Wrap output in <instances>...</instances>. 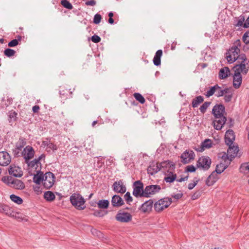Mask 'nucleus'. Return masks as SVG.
<instances>
[{"label":"nucleus","mask_w":249,"mask_h":249,"mask_svg":"<svg viewBox=\"0 0 249 249\" xmlns=\"http://www.w3.org/2000/svg\"><path fill=\"white\" fill-rule=\"evenodd\" d=\"M104 214H105V213L101 210L96 211H95V212L94 213V215H95L96 216H99V217L103 216L104 215Z\"/></svg>","instance_id":"nucleus-61"},{"label":"nucleus","mask_w":249,"mask_h":249,"mask_svg":"<svg viewBox=\"0 0 249 249\" xmlns=\"http://www.w3.org/2000/svg\"><path fill=\"white\" fill-rule=\"evenodd\" d=\"M245 21V17L243 16H240L238 19H237V22L235 24V26L237 27H244V22Z\"/></svg>","instance_id":"nucleus-47"},{"label":"nucleus","mask_w":249,"mask_h":249,"mask_svg":"<svg viewBox=\"0 0 249 249\" xmlns=\"http://www.w3.org/2000/svg\"><path fill=\"white\" fill-rule=\"evenodd\" d=\"M217 174H218L215 171L213 172L208 177L206 181V184L209 186L213 185L218 178Z\"/></svg>","instance_id":"nucleus-24"},{"label":"nucleus","mask_w":249,"mask_h":249,"mask_svg":"<svg viewBox=\"0 0 249 249\" xmlns=\"http://www.w3.org/2000/svg\"><path fill=\"white\" fill-rule=\"evenodd\" d=\"M235 135L233 131L231 129L227 130L225 135V142L228 146L232 145L235 140Z\"/></svg>","instance_id":"nucleus-16"},{"label":"nucleus","mask_w":249,"mask_h":249,"mask_svg":"<svg viewBox=\"0 0 249 249\" xmlns=\"http://www.w3.org/2000/svg\"><path fill=\"white\" fill-rule=\"evenodd\" d=\"M115 219L120 222L128 223L132 220V216L129 213L120 210L116 214Z\"/></svg>","instance_id":"nucleus-8"},{"label":"nucleus","mask_w":249,"mask_h":249,"mask_svg":"<svg viewBox=\"0 0 249 249\" xmlns=\"http://www.w3.org/2000/svg\"><path fill=\"white\" fill-rule=\"evenodd\" d=\"M44 174L42 172L37 171V174L35 175L33 177V181L37 185H40L41 182H43Z\"/></svg>","instance_id":"nucleus-30"},{"label":"nucleus","mask_w":249,"mask_h":249,"mask_svg":"<svg viewBox=\"0 0 249 249\" xmlns=\"http://www.w3.org/2000/svg\"><path fill=\"white\" fill-rule=\"evenodd\" d=\"M227 167V165H225L224 163H220L216 165V169L214 171L218 174H221L226 169Z\"/></svg>","instance_id":"nucleus-39"},{"label":"nucleus","mask_w":249,"mask_h":249,"mask_svg":"<svg viewBox=\"0 0 249 249\" xmlns=\"http://www.w3.org/2000/svg\"><path fill=\"white\" fill-rule=\"evenodd\" d=\"M222 155L221 156H219V157H220L225 161L226 160H229L231 161L230 160V157L229 156V155H228V153L227 152V153H223L220 154V155Z\"/></svg>","instance_id":"nucleus-58"},{"label":"nucleus","mask_w":249,"mask_h":249,"mask_svg":"<svg viewBox=\"0 0 249 249\" xmlns=\"http://www.w3.org/2000/svg\"><path fill=\"white\" fill-rule=\"evenodd\" d=\"M210 102H205L199 108L200 112L204 114L211 104Z\"/></svg>","instance_id":"nucleus-45"},{"label":"nucleus","mask_w":249,"mask_h":249,"mask_svg":"<svg viewBox=\"0 0 249 249\" xmlns=\"http://www.w3.org/2000/svg\"><path fill=\"white\" fill-rule=\"evenodd\" d=\"M161 187L158 185H150L145 187L144 189V195L145 197H149L151 195L159 192Z\"/></svg>","instance_id":"nucleus-9"},{"label":"nucleus","mask_w":249,"mask_h":249,"mask_svg":"<svg viewBox=\"0 0 249 249\" xmlns=\"http://www.w3.org/2000/svg\"><path fill=\"white\" fill-rule=\"evenodd\" d=\"M45 156L44 154L41 155L37 159H35L31 161H29L28 160V166L30 168H35L36 169H37L39 166H40L41 163L40 162V160L42 159H45Z\"/></svg>","instance_id":"nucleus-23"},{"label":"nucleus","mask_w":249,"mask_h":249,"mask_svg":"<svg viewBox=\"0 0 249 249\" xmlns=\"http://www.w3.org/2000/svg\"><path fill=\"white\" fill-rule=\"evenodd\" d=\"M177 178V175L176 174H173L171 172L167 176L165 177L164 180L168 183H172L174 182Z\"/></svg>","instance_id":"nucleus-33"},{"label":"nucleus","mask_w":249,"mask_h":249,"mask_svg":"<svg viewBox=\"0 0 249 249\" xmlns=\"http://www.w3.org/2000/svg\"><path fill=\"white\" fill-rule=\"evenodd\" d=\"M11 157L6 151L0 152V165L6 166L11 162Z\"/></svg>","instance_id":"nucleus-15"},{"label":"nucleus","mask_w":249,"mask_h":249,"mask_svg":"<svg viewBox=\"0 0 249 249\" xmlns=\"http://www.w3.org/2000/svg\"><path fill=\"white\" fill-rule=\"evenodd\" d=\"M70 201L72 205L78 210H83L86 208V201L80 194H72L70 197Z\"/></svg>","instance_id":"nucleus-3"},{"label":"nucleus","mask_w":249,"mask_h":249,"mask_svg":"<svg viewBox=\"0 0 249 249\" xmlns=\"http://www.w3.org/2000/svg\"><path fill=\"white\" fill-rule=\"evenodd\" d=\"M112 188L115 192L122 194H124L126 190V187L124 185L122 180L115 181L112 185Z\"/></svg>","instance_id":"nucleus-13"},{"label":"nucleus","mask_w":249,"mask_h":249,"mask_svg":"<svg viewBox=\"0 0 249 249\" xmlns=\"http://www.w3.org/2000/svg\"><path fill=\"white\" fill-rule=\"evenodd\" d=\"M230 74V71L228 67H225L221 69L219 72V77L221 79L226 78Z\"/></svg>","instance_id":"nucleus-29"},{"label":"nucleus","mask_w":249,"mask_h":249,"mask_svg":"<svg viewBox=\"0 0 249 249\" xmlns=\"http://www.w3.org/2000/svg\"><path fill=\"white\" fill-rule=\"evenodd\" d=\"M18 40L15 39H13V40H11V41H10L8 43V45L10 47H15L17 45H18Z\"/></svg>","instance_id":"nucleus-57"},{"label":"nucleus","mask_w":249,"mask_h":249,"mask_svg":"<svg viewBox=\"0 0 249 249\" xmlns=\"http://www.w3.org/2000/svg\"><path fill=\"white\" fill-rule=\"evenodd\" d=\"M91 41L94 43H98L101 41V38L97 35H94L91 36Z\"/></svg>","instance_id":"nucleus-55"},{"label":"nucleus","mask_w":249,"mask_h":249,"mask_svg":"<svg viewBox=\"0 0 249 249\" xmlns=\"http://www.w3.org/2000/svg\"><path fill=\"white\" fill-rule=\"evenodd\" d=\"M15 53H16L15 51H14L13 49H9V48L6 49L4 51V55L9 57L14 55Z\"/></svg>","instance_id":"nucleus-46"},{"label":"nucleus","mask_w":249,"mask_h":249,"mask_svg":"<svg viewBox=\"0 0 249 249\" xmlns=\"http://www.w3.org/2000/svg\"><path fill=\"white\" fill-rule=\"evenodd\" d=\"M43 196L44 199L48 202H52L55 198V196L54 193L50 191L45 192Z\"/></svg>","instance_id":"nucleus-31"},{"label":"nucleus","mask_w":249,"mask_h":249,"mask_svg":"<svg viewBox=\"0 0 249 249\" xmlns=\"http://www.w3.org/2000/svg\"><path fill=\"white\" fill-rule=\"evenodd\" d=\"M48 149H50L53 150H56L57 149V146L52 142H50L48 146L47 147Z\"/></svg>","instance_id":"nucleus-63"},{"label":"nucleus","mask_w":249,"mask_h":249,"mask_svg":"<svg viewBox=\"0 0 249 249\" xmlns=\"http://www.w3.org/2000/svg\"><path fill=\"white\" fill-rule=\"evenodd\" d=\"M124 199L128 204H130V203L133 201V198L129 192H126L124 195Z\"/></svg>","instance_id":"nucleus-48"},{"label":"nucleus","mask_w":249,"mask_h":249,"mask_svg":"<svg viewBox=\"0 0 249 249\" xmlns=\"http://www.w3.org/2000/svg\"><path fill=\"white\" fill-rule=\"evenodd\" d=\"M202 146L205 148H210L212 146L211 140L210 139L205 140L202 143Z\"/></svg>","instance_id":"nucleus-51"},{"label":"nucleus","mask_w":249,"mask_h":249,"mask_svg":"<svg viewBox=\"0 0 249 249\" xmlns=\"http://www.w3.org/2000/svg\"><path fill=\"white\" fill-rule=\"evenodd\" d=\"M196 170V168L193 165H188L185 168V171L187 172H194Z\"/></svg>","instance_id":"nucleus-54"},{"label":"nucleus","mask_w":249,"mask_h":249,"mask_svg":"<svg viewBox=\"0 0 249 249\" xmlns=\"http://www.w3.org/2000/svg\"><path fill=\"white\" fill-rule=\"evenodd\" d=\"M239 63L235 65L233 69L235 72H241L246 74L249 70V60L247 58L245 54H241L240 60H238Z\"/></svg>","instance_id":"nucleus-2"},{"label":"nucleus","mask_w":249,"mask_h":249,"mask_svg":"<svg viewBox=\"0 0 249 249\" xmlns=\"http://www.w3.org/2000/svg\"><path fill=\"white\" fill-rule=\"evenodd\" d=\"M242 77L241 73L239 72H235L233 75V86L235 89L239 88L242 83Z\"/></svg>","instance_id":"nucleus-22"},{"label":"nucleus","mask_w":249,"mask_h":249,"mask_svg":"<svg viewBox=\"0 0 249 249\" xmlns=\"http://www.w3.org/2000/svg\"><path fill=\"white\" fill-rule=\"evenodd\" d=\"M59 93L61 98L67 99L71 97L72 91L71 90V89L65 87H60Z\"/></svg>","instance_id":"nucleus-20"},{"label":"nucleus","mask_w":249,"mask_h":249,"mask_svg":"<svg viewBox=\"0 0 249 249\" xmlns=\"http://www.w3.org/2000/svg\"><path fill=\"white\" fill-rule=\"evenodd\" d=\"M224 113L225 107L222 104L215 105L212 109V113L215 118L225 117L224 115Z\"/></svg>","instance_id":"nucleus-11"},{"label":"nucleus","mask_w":249,"mask_h":249,"mask_svg":"<svg viewBox=\"0 0 249 249\" xmlns=\"http://www.w3.org/2000/svg\"><path fill=\"white\" fill-rule=\"evenodd\" d=\"M240 171L246 175L249 174V162L242 164L240 167Z\"/></svg>","instance_id":"nucleus-35"},{"label":"nucleus","mask_w":249,"mask_h":249,"mask_svg":"<svg viewBox=\"0 0 249 249\" xmlns=\"http://www.w3.org/2000/svg\"><path fill=\"white\" fill-rule=\"evenodd\" d=\"M85 4L87 6H94L96 5V2L95 0H90L87 1Z\"/></svg>","instance_id":"nucleus-59"},{"label":"nucleus","mask_w":249,"mask_h":249,"mask_svg":"<svg viewBox=\"0 0 249 249\" xmlns=\"http://www.w3.org/2000/svg\"><path fill=\"white\" fill-rule=\"evenodd\" d=\"M8 173L15 177H21L23 175L21 168L16 166L11 165L8 169Z\"/></svg>","instance_id":"nucleus-19"},{"label":"nucleus","mask_w":249,"mask_h":249,"mask_svg":"<svg viewBox=\"0 0 249 249\" xmlns=\"http://www.w3.org/2000/svg\"><path fill=\"white\" fill-rule=\"evenodd\" d=\"M22 154L25 160V163H28V160L34 157L35 151L32 147L27 146L24 149Z\"/></svg>","instance_id":"nucleus-14"},{"label":"nucleus","mask_w":249,"mask_h":249,"mask_svg":"<svg viewBox=\"0 0 249 249\" xmlns=\"http://www.w3.org/2000/svg\"><path fill=\"white\" fill-rule=\"evenodd\" d=\"M26 142L25 141V139L23 138H20L19 139L18 141L17 142L16 147L18 150H21L23 148V147L26 145Z\"/></svg>","instance_id":"nucleus-34"},{"label":"nucleus","mask_w":249,"mask_h":249,"mask_svg":"<svg viewBox=\"0 0 249 249\" xmlns=\"http://www.w3.org/2000/svg\"><path fill=\"white\" fill-rule=\"evenodd\" d=\"M13 99L11 98H8L6 100L2 99L1 103L2 107H7L12 103Z\"/></svg>","instance_id":"nucleus-43"},{"label":"nucleus","mask_w":249,"mask_h":249,"mask_svg":"<svg viewBox=\"0 0 249 249\" xmlns=\"http://www.w3.org/2000/svg\"><path fill=\"white\" fill-rule=\"evenodd\" d=\"M102 19V16L101 15L99 14H96L94 15V18H93V22L95 24H99L101 20Z\"/></svg>","instance_id":"nucleus-50"},{"label":"nucleus","mask_w":249,"mask_h":249,"mask_svg":"<svg viewBox=\"0 0 249 249\" xmlns=\"http://www.w3.org/2000/svg\"><path fill=\"white\" fill-rule=\"evenodd\" d=\"M199 180V179L197 178H194L195 181H194V182L189 183L188 184V189L189 190L193 189L196 186V185L198 183Z\"/></svg>","instance_id":"nucleus-52"},{"label":"nucleus","mask_w":249,"mask_h":249,"mask_svg":"<svg viewBox=\"0 0 249 249\" xmlns=\"http://www.w3.org/2000/svg\"><path fill=\"white\" fill-rule=\"evenodd\" d=\"M195 154L192 150L185 151L180 156L181 162L184 164H187L191 162L195 158Z\"/></svg>","instance_id":"nucleus-10"},{"label":"nucleus","mask_w":249,"mask_h":249,"mask_svg":"<svg viewBox=\"0 0 249 249\" xmlns=\"http://www.w3.org/2000/svg\"><path fill=\"white\" fill-rule=\"evenodd\" d=\"M219 88L218 85H215L213 87L210 88V89L208 90L205 93V96L207 97H209L212 96L215 92L216 90Z\"/></svg>","instance_id":"nucleus-38"},{"label":"nucleus","mask_w":249,"mask_h":249,"mask_svg":"<svg viewBox=\"0 0 249 249\" xmlns=\"http://www.w3.org/2000/svg\"><path fill=\"white\" fill-rule=\"evenodd\" d=\"M242 39L245 44L249 43V32H246L244 34Z\"/></svg>","instance_id":"nucleus-53"},{"label":"nucleus","mask_w":249,"mask_h":249,"mask_svg":"<svg viewBox=\"0 0 249 249\" xmlns=\"http://www.w3.org/2000/svg\"><path fill=\"white\" fill-rule=\"evenodd\" d=\"M215 118L216 119L213 122V127L216 130H221L227 121V118L222 117Z\"/></svg>","instance_id":"nucleus-18"},{"label":"nucleus","mask_w":249,"mask_h":249,"mask_svg":"<svg viewBox=\"0 0 249 249\" xmlns=\"http://www.w3.org/2000/svg\"><path fill=\"white\" fill-rule=\"evenodd\" d=\"M172 202L171 198L164 197L157 201L154 205V209L157 212H160L168 207Z\"/></svg>","instance_id":"nucleus-4"},{"label":"nucleus","mask_w":249,"mask_h":249,"mask_svg":"<svg viewBox=\"0 0 249 249\" xmlns=\"http://www.w3.org/2000/svg\"><path fill=\"white\" fill-rule=\"evenodd\" d=\"M98 206L100 209H107L109 205V201L107 200L102 199L98 201Z\"/></svg>","instance_id":"nucleus-36"},{"label":"nucleus","mask_w":249,"mask_h":249,"mask_svg":"<svg viewBox=\"0 0 249 249\" xmlns=\"http://www.w3.org/2000/svg\"><path fill=\"white\" fill-rule=\"evenodd\" d=\"M211 163V159L209 157L202 156L197 161L196 167L197 168L206 171L210 168Z\"/></svg>","instance_id":"nucleus-7"},{"label":"nucleus","mask_w":249,"mask_h":249,"mask_svg":"<svg viewBox=\"0 0 249 249\" xmlns=\"http://www.w3.org/2000/svg\"><path fill=\"white\" fill-rule=\"evenodd\" d=\"M241 41L237 40L233 43V46L228 50L226 53V58L229 63L231 64L236 60H240L241 54H240Z\"/></svg>","instance_id":"nucleus-1"},{"label":"nucleus","mask_w":249,"mask_h":249,"mask_svg":"<svg viewBox=\"0 0 249 249\" xmlns=\"http://www.w3.org/2000/svg\"><path fill=\"white\" fill-rule=\"evenodd\" d=\"M133 96L134 98L136 99V100L139 101L140 103H144L145 99L140 93L136 92L133 94Z\"/></svg>","instance_id":"nucleus-42"},{"label":"nucleus","mask_w":249,"mask_h":249,"mask_svg":"<svg viewBox=\"0 0 249 249\" xmlns=\"http://www.w3.org/2000/svg\"><path fill=\"white\" fill-rule=\"evenodd\" d=\"M238 151V146L232 145L229 146V148L227 149V153L228 155H229L230 157V160H231L232 158L236 156Z\"/></svg>","instance_id":"nucleus-25"},{"label":"nucleus","mask_w":249,"mask_h":249,"mask_svg":"<svg viewBox=\"0 0 249 249\" xmlns=\"http://www.w3.org/2000/svg\"><path fill=\"white\" fill-rule=\"evenodd\" d=\"M228 90L229 89L227 88L222 89V88L219 86V88H218L215 91V96L218 97L222 96L224 94L228 92Z\"/></svg>","instance_id":"nucleus-40"},{"label":"nucleus","mask_w":249,"mask_h":249,"mask_svg":"<svg viewBox=\"0 0 249 249\" xmlns=\"http://www.w3.org/2000/svg\"><path fill=\"white\" fill-rule=\"evenodd\" d=\"M162 55V50H159L156 52L153 60V63L155 66H158L160 65V58Z\"/></svg>","instance_id":"nucleus-28"},{"label":"nucleus","mask_w":249,"mask_h":249,"mask_svg":"<svg viewBox=\"0 0 249 249\" xmlns=\"http://www.w3.org/2000/svg\"><path fill=\"white\" fill-rule=\"evenodd\" d=\"M183 196V194L181 193H178L177 194H172L171 196L177 200L181 198Z\"/></svg>","instance_id":"nucleus-60"},{"label":"nucleus","mask_w":249,"mask_h":249,"mask_svg":"<svg viewBox=\"0 0 249 249\" xmlns=\"http://www.w3.org/2000/svg\"><path fill=\"white\" fill-rule=\"evenodd\" d=\"M34 190L37 195H39L41 193L42 190L40 187L38 185L34 187Z\"/></svg>","instance_id":"nucleus-62"},{"label":"nucleus","mask_w":249,"mask_h":249,"mask_svg":"<svg viewBox=\"0 0 249 249\" xmlns=\"http://www.w3.org/2000/svg\"><path fill=\"white\" fill-rule=\"evenodd\" d=\"M17 113L15 111H11L9 113V122L15 121L17 118Z\"/></svg>","instance_id":"nucleus-49"},{"label":"nucleus","mask_w":249,"mask_h":249,"mask_svg":"<svg viewBox=\"0 0 249 249\" xmlns=\"http://www.w3.org/2000/svg\"><path fill=\"white\" fill-rule=\"evenodd\" d=\"M201 196V192L199 191L196 192L194 193L192 196H191V198L192 200H196L198 198Z\"/></svg>","instance_id":"nucleus-56"},{"label":"nucleus","mask_w":249,"mask_h":249,"mask_svg":"<svg viewBox=\"0 0 249 249\" xmlns=\"http://www.w3.org/2000/svg\"><path fill=\"white\" fill-rule=\"evenodd\" d=\"M11 186L16 189L22 190L25 188V184L19 179H14L12 181Z\"/></svg>","instance_id":"nucleus-27"},{"label":"nucleus","mask_w":249,"mask_h":249,"mask_svg":"<svg viewBox=\"0 0 249 249\" xmlns=\"http://www.w3.org/2000/svg\"><path fill=\"white\" fill-rule=\"evenodd\" d=\"M55 177L53 173L48 172L44 174L43 185L46 189H50L54 184Z\"/></svg>","instance_id":"nucleus-6"},{"label":"nucleus","mask_w":249,"mask_h":249,"mask_svg":"<svg viewBox=\"0 0 249 249\" xmlns=\"http://www.w3.org/2000/svg\"><path fill=\"white\" fill-rule=\"evenodd\" d=\"M153 201L151 199H149L143 203L141 207V210L143 213H146L150 211L152 209Z\"/></svg>","instance_id":"nucleus-26"},{"label":"nucleus","mask_w":249,"mask_h":249,"mask_svg":"<svg viewBox=\"0 0 249 249\" xmlns=\"http://www.w3.org/2000/svg\"><path fill=\"white\" fill-rule=\"evenodd\" d=\"M111 202L113 207H120L124 204V200L122 197L117 195L112 196Z\"/></svg>","instance_id":"nucleus-21"},{"label":"nucleus","mask_w":249,"mask_h":249,"mask_svg":"<svg viewBox=\"0 0 249 249\" xmlns=\"http://www.w3.org/2000/svg\"><path fill=\"white\" fill-rule=\"evenodd\" d=\"M61 4L66 8L71 10L73 8L71 3L68 0H62Z\"/></svg>","instance_id":"nucleus-44"},{"label":"nucleus","mask_w":249,"mask_h":249,"mask_svg":"<svg viewBox=\"0 0 249 249\" xmlns=\"http://www.w3.org/2000/svg\"><path fill=\"white\" fill-rule=\"evenodd\" d=\"M231 98H232L231 94L225 95L224 96V100L226 102H229L231 101Z\"/></svg>","instance_id":"nucleus-64"},{"label":"nucleus","mask_w":249,"mask_h":249,"mask_svg":"<svg viewBox=\"0 0 249 249\" xmlns=\"http://www.w3.org/2000/svg\"><path fill=\"white\" fill-rule=\"evenodd\" d=\"M159 165L160 166V170H162L163 172L167 171L168 172L171 173L175 168V164L169 160H165L159 163Z\"/></svg>","instance_id":"nucleus-12"},{"label":"nucleus","mask_w":249,"mask_h":249,"mask_svg":"<svg viewBox=\"0 0 249 249\" xmlns=\"http://www.w3.org/2000/svg\"><path fill=\"white\" fill-rule=\"evenodd\" d=\"M159 163L152 161L147 168V173L150 175H153L160 170Z\"/></svg>","instance_id":"nucleus-17"},{"label":"nucleus","mask_w":249,"mask_h":249,"mask_svg":"<svg viewBox=\"0 0 249 249\" xmlns=\"http://www.w3.org/2000/svg\"><path fill=\"white\" fill-rule=\"evenodd\" d=\"M14 179V178H13L11 176H6L3 177L1 178V180L5 184L11 186L12 181Z\"/></svg>","instance_id":"nucleus-41"},{"label":"nucleus","mask_w":249,"mask_h":249,"mask_svg":"<svg viewBox=\"0 0 249 249\" xmlns=\"http://www.w3.org/2000/svg\"><path fill=\"white\" fill-rule=\"evenodd\" d=\"M133 191L132 194L136 197H145L143 184L140 180H137L133 184Z\"/></svg>","instance_id":"nucleus-5"},{"label":"nucleus","mask_w":249,"mask_h":249,"mask_svg":"<svg viewBox=\"0 0 249 249\" xmlns=\"http://www.w3.org/2000/svg\"><path fill=\"white\" fill-rule=\"evenodd\" d=\"M204 101V98L203 96L200 95L194 98L192 102V107L195 108L197 107L200 104L202 103Z\"/></svg>","instance_id":"nucleus-32"},{"label":"nucleus","mask_w":249,"mask_h":249,"mask_svg":"<svg viewBox=\"0 0 249 249\" xmlns=\"http://www.w3.org/2000/svg\"><path fill=\"white\" fill-rule=\"evenodd\" d=\"M11 200L18 204H21L23 203L22 199L15 195L12 194L10 196Z\"/></svg>","instance_id":"nucleus-37"}]
</instances>
